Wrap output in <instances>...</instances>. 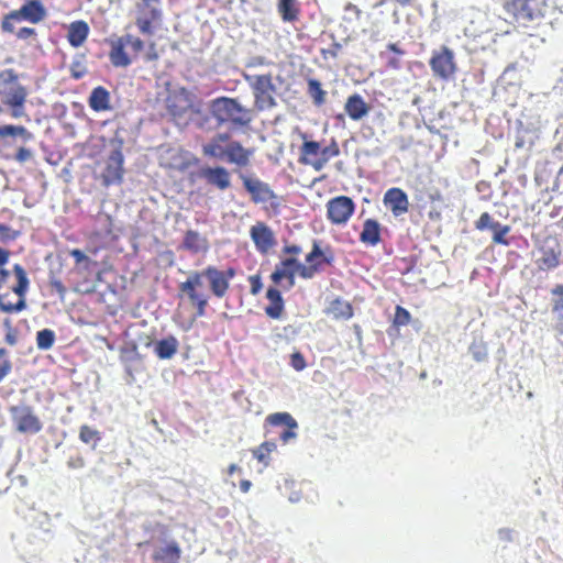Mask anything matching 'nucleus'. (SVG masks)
I'll list each match as a JSON object with an SVG mask.
<instances>
[{"label":"nucleus","mask_w":563,"mask_h":563,"mask_svg":"<svg viewBox=\"0 0 563 563\" xmlns=\"http://www.w3.org/2000/svg\"><path fill=\"white\" fill-rule=\"evenodd\" d=\"M236 269L228 267L219 269L214 265H208L201 271H192L185 282L178 285V297L194 310L192 316L186 320V329H190L198 318L207 313L209 306V294L203 289V279L208 282L210 292L216 298L227 296L231 280L235 277Z\"/></svg>","instance_id":"nucleus-1"},{"label":"nucleus","mask_w":563,"mask_h":563,"mask_svg":"<svg viewBox=\"0 0 563 563\" xmlns=\"http://www.w3.org/2000/svg\"><path fill=\"white\" fill-rule=\"evenodd\" d=\"M202 153L206 156L220 161H227L239 167H246L251 163L254 151L244 147L241 142L231 139L227 132L218 133L202 146Z\"/></svg>","instance_id":"nucleus-2"},{"label":"nucleus","mask_w":563,"mask_h":563,"mask_svg":"<svg viewBox=\"0 0 563 563\" xmlns=\"http://www.w3.org/2000/svg\"><path fill=\"white\" fill-rule=\"evenodd\" d=\"M209 110L218 125L247 128L254 119L251 108L244 107L236 98L231 97L222 96L211 100Z\"/></svg>","instance_id":"nucleus-3"},{"label":"nucleus","mask_w":563,"mask_h":563,"mask_svg":"<svg viewBox=\"0 0 563 563\" xmlns=\"http://www.w3.org/2000/svg\"><path fill=\"white\" fill-rule=\"evenodd\" d=\"M302 139L298 162L311 166L316 172L323 169L331 158L340 155V146L334 139L324 147L317 141L307 140V134H302Z\"/></svg>","instance_id":"nucleus-4"},{"label":"nucleus","mask_w":563,"mask_h":563,"mask_svg":"<svg viewBox=\"0 0 563 563\" xmlns=\"http://www.w3.org/2000/svg\"><path fill=\"white\" fill-rule=\"evenodd\" d=\"M0 96L2 102L12 109L13 117H19L26 101L27 90L19 82V74L12 68L0 71Z\"/></svg>","instance_id":"nucleus-5"},{"label":"nucleus","mask_w":563,"mask_h":563,"mask_svg":"<svg viewBox=\"0 0 563 563\" xmlns=\"http://www.w3.org/2000/svg\"><path fill=\"white\" fill-rule=\"evenodd\" d=\"M46 16V9L41 0H26L20 9L10 11L1 20V30L4 33L14 32V23L27 21L37 24Z\"/></svg>","instance_id":"nucleus-6"},{"label":"nucleus","mask_w":563,"mask_h":563,"mask_svg":"<svg viewBox=\"0 0 563 563\" xmlns=\"http://www.w3.org/2000/svg\"><path fill=\"white\" fill-rule=\"evenodd\" d=\"M240 179L242 180L243 188L250 195L252 202L255 205L269 202L266 210L272 211L274 214L279 213L282 207L280 198L267 183L244 174L240 175Z\"/></svg>","instance_id":"nucleus-7"},{"label":"nucleus","mask_w":563,"mask_h":563,"mask_svg":"<svg viewBox=\"0 0 563 563\" xmlns=\"http://www.w3.org/2000/svg\"><path fill=\"white\" fill-rule=\"evenodd\" d=\"M244 78L253 91L254 106L258 111L268 110L276 106L274 97L276 87L273 82L272 74L254 76L244 75Z\"/></svg>","instance_id":"nucleus-8"},{"label":"nucleus","mask_w":563,"mask_h":563,"mask_svg":"<svg viewBox=\"0 0 563 563\" xmlns=\"http://www.w3.org/2000/svg\"><path fill=\"white\" fill-rule=\"evenodd\" d=\"M123 162L121 150L112 151L104 159L97 162L95 178L100 180L104 187L121 184L124 173Z\"/></svg>","instance_id":"nucleus-9"},{"label":"nucleus","mask_w":563,"mask_h":563,"mask_svg":"<svg viewBox=\"0 0 563 563\" xmlns=\"http://www.w3.org/2000/svg\"><path fill=\"white\" fill-rule=\"evenodd\" d=\"M125 46H130L136 55L141 53L145 43L142 38L133 34H124L110 43L109 59L113 67L126 68L132 64V57L125 51Z\"/></svg>","instance_id":"nucleus-10"},{"label":"nucleus","mask_w":563,"mask_h":563,"mask_svg":"<svg viewBox=\"0 0 563 563\" xmlns=\"http://www.w3.org/2000/svg\"><path fill=\"white\" fill-rule=\"evenodd\" d=\"M334 255L330 247L323 252L320 247V242L313 240L311 251L306 255V263L298 265V275L303 279H311L317 274L321 273L324 265H332Z\"/></svg>","instance_id":"nucleus-11"},{"label":"nucleus","mask_w":563,"mask_h":563,"mask_svg":"<svg viewBox=\"0 0 563 563\" xmlns=\"http://www.w3.org/2000/svg\"><path fill=\"white\" fill-rule=\"evenodd\" d=\"M9 411L16 432L36 434L42 431L43 423L31 406H11Z\"/></svg>","instance_id":"nucleus-12"},{"label":"nucleus","mask_w":563,"mask_h":563,"mask_svg":"<svg viewBox=\"0 0 563 563\" xmlns=\"http://www.w3.org/2000/svg\"><path fill=\"white\" fill-rule=\"evenodd\" d=\"M12 271L16 278V284L12 287V291L19 299L15 303L5 302L3 296H0V310L5 313L20 312L26 308L25 297L30 287L26 271L21 264H14Z\"/></svg>","instance_id":"nucleus-13"},{"label":"nucleus","mask_w":563,"mask_h":563,"mask_svg":"<svg viewBox=\"0 0 563 563\" xmlns=\"http://www.w3.org/2000/svg\"><path fill=\"white\" fill-rule=\"evenodd\" d=\"M429 65L433 76L441 80L452 79L457 70L454 53L448 46L433 51Z\"/></svg>","instance_id":"nucleus-14"},{"label":"nucleus","mask_w":563,"mask_h":563,"mask_svg":"<svg viewBox=\"0 0 563 563\" xmlns=\"http://www.w3.org/2000/svg\"><path fill=\"white\" fill-rule=\"evenodd\" d=\"M165 104L173 120L184 119L192 110V95L185 87L172 89L167 93Z\"/></svg>","instance_id":"nucleus-15"},{"label":"nucleus","mask_w":563,"mask_h":563,"mask_svg":"<svg viewBox=\"0 0 563 563\" xmlns=\"http://www.w3.org/2000/svg\"><path fill=\"white\" fill-rule=\"evenodd\" d=\"M162 21L159 5L141 1L136 4L135 25L143 35H153Z\"/></svg>","instance_id":"nucleus-16"},{"label":"nucleus","mask_w":563,"mask_h":563,"mask_svg":"<svg viewBox=\"0 0 563 563\" xmlns=\"http://www.w3.org/2000/svg\"><path fill=\"white\" fill-rule=\"evenodd\" d=\"M327 219L334 225L347 223L355 211V203L347 196H336L331 198L327 205Z\"/></svg>","instance_id":"nucleus-17"},{"label":"nucleus","mask_w":563,"mask_h":563,"mask_svg":"<svg viewBox=\"0 0 563 563\" xmlns=\"http://www.w3.org/2000/svg\"><path fill=\"white\" fill-rule=\"evenodd\" d=\"M539 257L536 260V265L539 271L548 272L556 268L560 265L561 246L556 239L547 238L538 247Z\"/></svg>","instance_id":"nucleus-18"},{"label":"nucleus","mask_w":563,"mask_h":563,"mask_svg":"<svg viewBox=\"0 0 563 563\" xmlns=\"http://www.w3.org/2000/svg\"><path fill=\"white\" fill-rule=\"evenodd\" d=\"M250 236L261 254H267L275 245L274 231L264 222H256L250 229Z\"/></svg>","instance_id":"nucleus-19"},{"label":"nucleus","mask_w":563,"mask_h":563,"mask_svg":"<svg viewBox=\"0 0 563 563\" xmlns=\"http://www.w3.org/2000/svg\"><path fill=\"white\" fill-rule=\"evenodd\" d=\"M199 177L208 185L224 191L231 187L230 172L223 166H206L199 170Z\"/></svg>","instance_id":"nucleus-20"},{"label":"nucleus","mask_w":563,"mask_h":563,"mask_svg":"<svg viewBox=\"0 0 563 563\" xmlns=\"http://www.w3.org/2000/svg\"><path fill=\"white\" fill-rule=\"evenodd\" d=\"M298 265H300V262L296 257L282 260L271 275L272 282L276 285H280L283 279H286V288H292L295 286V275L298 274Z\"/></svg>","instance_id":"nucleus-21"},{"label":"nucleus","mask_w":563,"mask_h":563,"mask_svg":"<svg viewBox=\"0 0 563 563\" xmlns=\"http://www.w3.org/2000/svg\"><path fill=\"white\" fill-rule=\"evenodd\" d=\"M383 201L395 217H400L409 210L408 196L401 188H389L385 192Z\"/></svg>","instance_id":"nucleus-22"},{"label":"nucleus","mask_w":563,"mask_h":563,"mask_svg":"<svg viewBox=\"0 0 563 563\" xmlns=\"http://www.w3.org/2000/svg\"><path fill=\"white\" fill-rule=\"evenodd\" d=\"M266 423L277 427V426H286L287 429L284 430L279 438L283 443H288L291 439L297 437L296 429L298 427L295 418L288 412H276L268 415L266 417Z\"/></svg>","instance_id":"nucleus-23"},{"label":"nucleus","mask_w":563,"mask_h":563,"mask_svg":"<svg viewBox=\"0 0 563 563\" xmlns=\"http://www.w3.org/2000/svg\"><path fill=\"white\" fill-rule=\"evenodd\" d=\"M181 553L179 543L172 540L165 545L156 548L152 553V560L155 563H179Z\"/></svg>","instance_id":"nucleus-24"},{"label":"nucleus","mask_w":563,"mask_h":563,"mask_svg":"<svg viewBox=\"0 0 563 563\" xmlns=\"http://www.w3.org/2000/svg\"><path fill=\"white\" fill-rule=\"evenodd\" d=\"M90 33L88 23L84 20L73 21L67 26V41L74 48L80 47L85 44Z\"/></svg>","instance_id":"nucleus-25"},{"label":"nucleus","mask_w":563,"mask_h":563,"mask_svg":"<svg viewBox=\"0 0 563 563\" xmlns=\"http://www.w3.org/2000/svg\"><path fill=\"white\" fill-rule=\"evenodd\" d=\"M371 107L366 103L364 98L358 93H353L347 97L344 111L353 121H360L368 114Z\"/></svg>","instance_id":"nucleus-26"},{"label":"nucleus","mask_w":563,"mask_h":563,"mask_svg":"<svg viewBox=\"0 0 563 563\" xmlns=\"http://www.w3.org/2000/svg\"><path fill=\"white\" fill-rule=\"evenodd\" d=\"M536 0H512L508 3L507 10L514 14L518 21H531L537 15Z\"/></svg>","instance_id":"nucleus-27"},{"label":"nucleus","mask_w":563,"mask_h":563,"mask_svg":"<svg viewBox=\"0 0 563 563\" xmlns=\"http://www.w3.org/2000/svg\"><path fill=\"white\" fill-rule=\"evenodd\" d=\"M88 106L95 112H106L111 110L110 91L103 86L95 87L88 98Z\"/></svg>","instance_id":"nucleus-28"},{"label":"nucleus","mask_w":563,"mask_h":563,"mask_svg":"<svg viewBox=\"0 0 563 563\" xmlns=\"http://www.w3.org/2000/svg\"><path fill=\"white\" fill-rule=\"evenodd\" d=\"M551 312L555 329L563 335V285H555L551 289Z\"/></svg>","instance_id":"nucleus-29"},{"label":"nucleus","mask_w":563,"mask_h":563,"mask_svg":"<svg viewBox=\"0 0 563 563\" xmlns=\"http://www.w3.org/2000/svg\"><path fill=\"white\" fill-rule=\"evenodd\" d=\"M382 227L375 219H366L363 223V230L360 233V241L368 246H376L382 238Z\"/></svg>","instance_id":"nucleus-30"},{"label":"nucleus","mask_w":563,"mask_h":563,"mask_svg":"<svg viewBox=\"0 0 563 563\" xmlns=\"http://www.w3.org/2000/svg\"><path fill=\"white\" fill-rule=\"evenodd\" d=\"M266 298L269 300V305L265 307V313L272 319H279L285 309L280 291L275 287H269L266 291Z\"/></svg>","instance_id":"nucleus-31"},{"label":"nucleus","mask_w":563,"mask_h":563,"mask_svg":"<svg viewBox=\"0 0 563 563\" xmlns=\"http://www.w3.org/2000/svg\"><path fill=\"white\" fill-rule=\"evenodd\" d=\"M183 247L192 253L206 252L209 249V242L206 236H202L195 230L186 231L183 240Z\"/></svg>","instance_id":"nucleus-32"},{"label":"nucleus","mask_w":563,"mask_h":563,"mask_svg":"<svg viewBox=\"0 0 563 563\" xmlns=\"http://www.w3.org/2000/svg\"><path fill=\"white\" fill-rule=\"evenodd\" d=\"M179 342L174 335H168L155 343L154 352L161 360L172 358L178 351Z\"/></svg>","instance_id":"nucleus-33"},{"label":"nucleus","mask_w":563,"mask_h":563,"mask_svg":"<svg viewBox=\"0 0 563 563\" xmlns=\"http://www.w3.org/2000/svg\"><path fill=\"white\" fill-rule=\"evenodd\" d=\"M327 313L336 320H349L353 317L354 311L349 301L335 298L330 302Z\"/></svg>","instance_id":"nucleus-34"},{"label":"nucleus","mask_w":563,"mask_h":563,"mask_svg":"<svg viewBox=\"0 0 563 563\" xmlns=\"http://www.w3.org/2000/svg\"><path fill=\"white\" fill-rule=\"evenodd\" d=\"M277 11L284 22H296L300 15V7L297 0H279Z\"/></svg>","instance_id":"nucleus-35"},{"label":"nucleus","mask_w":563,"mask_h":563,"mask_svg":"<svg viewBox=\"0 0 563 563\" xmlns=\"http://www.w3.org/2000/svg\"><path fill=\"white\" fill-rule=\"evenodd\" d=\"M307 93L311 98L314 106L321 107L325 103L327 91L322 88V85L318 79L308 78Z\"/></svg>","instance_id":"nucleus-36"},{"label":"nucleus","mask_w":563,"mask_h":563,"mask_svg":"<svg viewBox=\"0 0 563 563\" xmlns=\"http://www.w3.org/2000/svg\"><path fill=\"white\" fill-rule=\"evenodd\" d=\"M277 445L273 441H265L261 443L257 448L252 450V455L258 463L263 464L267 467L271 464V454L275 452Z\"/></svg>","instance_id":"nucleus-37"},{"label":"nucleus","mask_w":563,"mask_h":563,"mask_svg":"<svg viewBox=\"0 0 563 563\" xmlns=\"http://www.w3.org/2000/svg\"><path fill=\"white\" fill-rule=\"evenodd\" d=\"M79 439L86 444H90L92 449H96L101 440V434L98 430L84 424L79 429Z\"/></svg>","instance_id":"nucleus-38"},{"label":"nucleus","mask_w":563,"mask_h":563,"mask_svg":"<svg viewBox=\"0 0 563 563\" xmlns=\"http://www.w3.org/2000/svg\"><path fill=\"white\" fill-rule=\"evenodd\" d=\"M55 332L51 329H43L36 333V346L41 351L49 350L55 343Z\"/></svg>","instance_id":"nucleus-39"},{"label":"nucleus","mask_w":563,"mask_h":563,"mask_svg":"<svg viewBox=\"0 0 563 563\" xmlns=\"http://www.w3.org/2000/svg\"><path fill=\"white\" fill-rule=\"evenodd\" d=\"M7 136H21L24 140H30L32 134L23 125H1L0 126V139Z\"/></svg>","instance_id":"nucleus-40"},{"label":"nucleus","mask_w":563,"mask_h":563,"mask_svg":"<svg viewBox=\"0 0 563 563\" xmlns=\"http://www.w3.org/2000/svg\"><path fill=\"white\" fill-rule=\"evenodd\" d=\"M493 232V242L495 244L500 245H509V241L506 239V235L510 232L509 225H504L499 222H496L494 228L490 230Z\"/></svg>","instance_id":"nucleus-41"},{"label":"nucleus","mask_w":563,"mask_h":563,"mask_svg":"<svg viewBox=\"0 0 563 563\" xmlns=\"http://www.w3.org/2000/svg\"><path fill=\"white\" fill-rule=\"evenodd\" d=\"M85 55H80L79 58L73 59L69 71L73 79H81L87 74V67L84 63Z\"/></svg>","instance_id":"nucleus-42"},{"label":"nucleus","mask_w":563,"mask_h":563,"mask_svg":"<svg viewBox=\"0 0 563 563\" xmlns=\"http://www.w3.org/2000/svg\"><path fill=\"white\" fill-rule=\"evenodd\" d=\"M11 369L12 363L9 352L4 347H0V382L10 374Z\"/></svg>","instance_id":"nucleus-43"},{"label":"nucleus","mask_w":563,"mask_h":563,"mask_svg":"<svg viewBox=\"0 0 563 563\" xmlns=\"http://www.w3.org/2000/svg\"><path fill=\"white\" fill-rule=\"evenodd\" d=\"M411 320L410 312L401 306H396L394 325L401 327L407 325Z\"/></svg>","instance_id":"nucleus-44"},{"label":"nucleus","mask_w":563,"mask_h":563,"mask_svg":"<svg viewBox=\"0 0 563 563\" xmlns=\"http://www.w3.org/2000/svg\"><path fill=\"white\" fill-rule=\"evenodd\" d=\"M497 221L488 212H483L475 222V228L478 231L492 230Z\"/></svg>","instance_id":"nucleus-45"},{"label":"nucleus","mask_w":563,"mask_h":563,"mask_svg":"<svg viewBox=\"0 0 563 563\" xmlns=\"http://www.w3.org/2000/svg\"><path fill=\"white\" fill-rule=\"evenodd\" d=\"M342 45L338 42H332L328 47L321 48L320 54L323 59H334L339 56Z\"/></svg>","instance_id":"nucleus-46"},{"label":"nucleus","mask_w":563,"mask_h":563,"mask_svg":"<svg viewBox=\"0 0 563 563\" xmlns=\"http://www.w3.org/2000/svg\"><path fill=\"white\" fill-rule=\"evenodd\" d=\"M247 280L251 286L250 292L253 296L258 295L263 288V283H262V278H261L260 274L249 276Z\"/></svg>","instance_id":"nucleus-47"},{"label":"nucleus","mask_w":563,"mask_h":563,"mask_svg":"<svg viewBox=\"0 0 563 563\" xmlns=\"http://www.w3.org/2000/svg\"><path fill=\"white\" fill-rule=\"evenodd\" d=\"M470 351L477 362H482L487 357V351L483 344H472Z\"/></svg>","instance_id":"nucleus-48"},{"label":"nucleus","mask_w":563,"mask_h":563,"mask_svg":"<svg viewBox=\"0 0 563 563\" xmlns=\"http://www.w3.org/2000/svg\"><path fill=\"white\" fill-rule=\"evenodd\" d=\"M290 365L298 372L307 366L306 360L300 352H295L290 355Z\"/></svg>","instance_id":"nucleus-49"},{"label":"nucleus","mask_w":563,"mask_h":563,"mask_svg":"<svg viewBox=\"0 0 563 563\" xmlns=\"http://www.w3.org/2000/svg\"><path fill=\"white\" fill-rule=\"evenodd\" d=\"M49 287L52 288V290H54L62 299L65 297L66 295V287L64 286V284L62 283V280L59 279H56V278H53L49 280Z\"/></svg>","instance_id":"nucleus-50"},{"label":"nucleus","mask_w":563,"mask_h":563,"mask_svg":"<svg viewBox=\"0 0 563 563\" xmlns=\"http://www.w3.org/2000/svg\"><path fill=\"white\" fill-rule=\"evenodd\" d=\"M70 256L74 258L76 265L81 264L84 262L89 263L90 260L85 253L79 249H74L69 252Z\"/></svg>","instance_id":"nucleus-51"},{"label":"nucleus","mask_w":563,"mask_h":563,"mask_svg":"<svg viewBox=\"0 0 563 563\" xmlns=\"http://www.w3.org/2000/svg\"><path fill=\"white\" fill-rule=\"evenodd\" d=\"M36 35V31L33 27L23 26L16 32V37L20 40H27Z\"/></svg>","instance_id":"nucleus-52"},{"label":"nucleus","mask_w":563,"mask_h":563,"mask_svg":"<svg viewBox=\"0 0 563 563\" xmlns=\"http://www.w3.org/2000/svg\"><path fill=\"white\" fill-rule=\"evenodd\" d=\"M32 157V152L26 147H20L15 154V159L19 163H25Z\"/></svg>","instance_id":"nucleus-53"},{"label":"nucleus","mask_w":563,"mask_h":563,"mask_svg":"<svg viewBox=\"0 0 563 563\" xmlns=\"http://www.w3.org/2000/svg\"><path fill=\"white\" fill-rule=\"evenodd\" d=\"M67 465L70 468H81L85 466V460L81 455L70 456L67 461Z\"/></svg>","instance_id":"nucleus-54"},{"label":"nucleus","mask_w":563,"mask_h":563,"mask_svg":"<svg viewBox=\"0 0 563 563\" xmlns=\"http://www.w3.org/2000/svg\"><path fill=\"white\" fill-rule=\"evenodd\" d=\"M144 59L146 62H156L158 59V53L156 51V45L155 43H151L148 45V49L144 56Z\"/></svg>","instance_id":"nucleus-55"},{"label":"nucleus","mask_w":563,"mask_h":563,"mask_svg":"<svg viewBox=\"0 0 563 563\" xmlns=\"http://www.w3.org/2000/svg\"><path fill=\"white\" fill-rule=\"evenodd\" d=\"M283 253L291 254L294 255L292 257H295L296 255H299L301 253V247L296 244L285 245L283 247Z\"/></svg>","instance_id":"nucleus-56"},{"label":"nucleus","mask_w":563,"mask_h":563,"mask_svg":"<svg viewBox=\"0 0 563 563\" xmlns=\"http://www.w3.org/2000/svg\"><path fill=\"white\" fill-rule=\"evenodd\" d=\"M10 258V251L0 247V267H3Z\"/></svg>","instance_id":"nucleus-57"},{"label":"nucleus","mask_w":563,"mask_h":563,"mask_svg":"<svg viewBox=\"0 0 563 563\" xmlns=\"http://www.w3.org/2000/svg\"><path fill=\"white\" fill-rule=\"evenodd\" d=\"M387 67L390 69H399L401 67V62L398 57H390L387 62Z\"/></svg>","instance_id":"nucleus-58"},{"label":"nucleus","mask_w":563,"mask_h":563,"mask_svg":"<svg viewBox=\"0 0 563 563\" xmlns=\"http://www.w3.org/2000/svg\"><path fill=\"white\" fill-rule=\"evenodd\" d=\"M499 536L504 540L511 541V539H512V531L510 529H500L499 530Z\"/></svg>","instance_id":"nucleus-59"},{"label":"nucleus","mask_w":563,"mask_h":563,"mask_svg":"<svg viewBox=\"0 0 563 563\" xmlns=\"http://www.w3.org/2000/svg\"><path fill=\"white\" fill-rule=\"evenodd\" d=\"M9 275H10V272L8 269H5L4 267H0V285H1V288L3 287L4 283L7 282Z\"/></svg>","instance_id":"nucleus-60"},{"label":"nucleus","mask_w":563,"mask_h":563,"mask_svg":"<svg viewBox=\"0 0 563 563\" xmlns=\"http://www.w3.org/2000/svg\"><path fill=\"white\" fill-rule=\"evenodd\" d=\"M387 48H388L389 51H391L393 53H395V54H397V55H400V56L405 54V51H404V49H401V48H400L397 44H395V43H389V44L387 45Z\"/></svg>","instance_id":"nucleus-61"},{"label":"nucleus","mask_w":563,"mask_h":563,"mask_svg":"<svg viewBox=\"0 0 563 563\" xmlns=\"http://www.w3.org/2000/svg\"><path fill=\"white\" fill-rule=\"evenodd\" d=\"M252 487V483L249 479H242L240 482V489L242 493H247Z\"/></svg>","instance_id":"nucleus-62"},{"label":"nucleus","mask_w":563,"mask_h":563,"mask_svg":"<svg viewBox=\"0 0 563 563\" xmlns=\"http://www.w3.org/2000/svg\"><path fill=\"white\" fill-rule=\"evenodd\" d=\"M430 201H443V196L440 190H434L429 195Z\"/></svg>","instance_id":"nucleus-63"},{"label":"nucleus","mask_w":563,"mask_h":563,"mask_svg":"<svg viewBox=\"0 0 563 563\" xmlns=\"http://www.w3.org/2000/svg\"><path fill=\"white\" fill-rule=\"evenodd\" d=\"M9 232H10V229L8 227L0 224V238L1 239L4 240V239L11 238Z\"/></svg>","instance_id":"nucleus-64"}]
</instances>
